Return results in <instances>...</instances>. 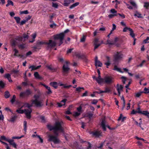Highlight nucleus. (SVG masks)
<instances>
[{
  "label": "nucleus",
  "instance_id": "1",
  "mask_svg": "<svg viewBox=\"0 0 149 149\" xmlns=\"http://www.w3.org/2000/svg\"><path fill=\"white\" fill-rule=\"evenodd\" d=\"M40 95H35L34 96V100H31L32 103L31 104L27 103L26 104V106L29 108L28 109H25L24 110H21L20 109H17L16 111L18 113L22 114L24 113L25 114L26 117L28 119H30L31 118V113L32 111L30 107L33 106V104H34L35 106L37 107H40L43 105L42 101L39 100Z\"/></svg>",
  "mask_w": 149,
  "mask_h": 149
},
{
  "label": "nucleus",
  "instance_id": "2",
  "mask_svg": "<svg viewBox=\"0 0 149 149\" xmlns=\"http://www.w3.org/2000/svg\"><path fill=\"white\" fill-rule=\"evenodd\" d=\"M47 127L50 131L53 130L56 136L58 135V132L64 133L63 123L62 121H56L54 126L48 124L47 125Z\"/></svg>",
  "mask_w": 149,
  "mask_h": 149
},
{
  "label": "nucleus",
  "instance_id": "3",
  "mask_svg": "<svg viewBox=\"0 0 149 149\" xmlns=\"http://www.w3.org/2000/svg\"><path fill=\"white\" fill-rule=\"evenodd\" d=\"M123 57V54L121 52H117L113 56V61L116 63H118L122 60Z\"/></svg>",
  "mask_w": 149,
  "mask_h": 149
},
{
  "label": "nucleus",
  "instance_id": "4",
  "mask_svg": "<svg viewBox=\"0 0 149 149\" xmlns=\"http://www.w3.org/2000/svg\"><path fill=\"white\" fill-rule=\"evenodd\" d=\"M64 34L63 33H61L59 34H57L53 36L54 39L56 40H59L60 43L59 45H60L62 44L63 42V40L64 37Z\"/></svg>",
  "mask_w": 149,
  "mask_h": 149
},
{
  "label": "nucleus",
  "instance_id": "5",
  "mask_svg": "<svg viewBox=\"0 0 149 149\" xmlns=\"http://www.w3.org/2000/svg\"><path fill=\"white\" fill-rule=\"evenodd\" d=\"M48 141H52L55 144H58L60 143L59 140L56 136L52 134H49L48 135Z\"/></svg>",
  "mask_w": 149,
  "mask_h": 149
},
{
  "label": "nucleus",
  "instance_id": "6",
  "mask_svg": "<svg viewBox=\"0 0 149 149\" xmlns=\"http://www.w3.org/2000/svg\"><path fill=\"white\" fill-rule=\"evenodd\" d=\"M32 93V92L29 89L26 90L25 91L21 92L19 94L20 97L24 98L28 96Z\"/></svg>",
  "mask_w": 149,
  "mask_h": 149
},
{
  "label": "nucleus",
  "instance_id": "7",
  "mask_svg": "<svg viewBox=\"0 0 149 149\" xmlns=\"http://www.w3.org/2000/svg\"><path fill=\"white\" fill-rule=\"evenodd\" d=\"M103 43V40H99L98 38H95L94 42V44L95 46L94 49H97L101 44Z\"/></svg>",
  "mask_w": 149,
  "mask_h": 149
},
{
  "label": "nucleus",
  "instance_id": "8",
  "mask_svg": "<svg viewBox=\"0 0 149 149\" xmlns=\"http://www.w3.org/2000/svg\"><path fill=\"white\" fill-rule=\"evenodd\" d=\"M29 37V36L26 34H24L23 35V37L19 36H17L15 38V40H17L19 41H23L24 42L25 40V39L28 38Z\"/></svg>",
  "mask_w": 149,
  "mask_h": 149
},
{
  "label": "nucleus",
  "instance_id": "9",
  "mask_svg": "<svg viewBox=\"0 0 149 149\" xmlns=\"http://www.w3.org/2000/svg\"><path fill=\"white\" fill-rule=\"evenodd\" d=\"M46 44L48 45V47L50 48L55 47L56 44V43L55 41H52L50 40L48 42L46 43Z\"/></svg>",
  "mask_w": 149,
  "mask_h": 149
},
{
  "label": "nucleus",
  "instance_id": "10",
  "mask_svg": "<svg viewBox=\"0 0 149 149\" xmlns=\"http://www.w3.org/2000/svg\"><path fill=\"white\" fill-rule=\"evenodd\" d=\"M68 61H66L65 63L63 65V72L65 73H67L70 70V68L68 65Z\"/></svg>",
  "mask_w": 149,
  "mask_h": 149
},
{
  "label": "nucleus",
  "instance_id": "11",
  "mask_svg": "<svg viewBox=\"0 0 149 149\" xmlns=\"http://www.w3.org/2000/svg\"><path fill=\"white\" fill-rule=\"evenodd\" d=\"M113 82V79L112 78L109 76H106L104 78V82L109 84Z\"/></svg>",
  "mask_w": 149,
  "mask_h": 149
},
{
  "label": "nucleus",
  "instance_id": "12",
  "mask_svg": "<svg viewBox=\"0 0 149 149\" xmlns=\"http://www.w3.org/2000/svg\"><path fill=\"white\" fill-rule=\"evenodd\" d=\"M82 107L81 106H80L79 107L77 108V112H74L73 114V116L75 117H77L79 116L81 113Z\"/></svg>",
  "mask_w": 149,
  "mask_h": 149
},
{
  "label": "nucleus",
  "instance_id": "13",
  "mask_svg": "<svg viewBox=\"0 0 149 149\" xmlns=\"http://www.w3.org/2000/svg\"><path fill=\"white\" fill-rule=\"evenodd\" d=\"M95 65L96 67H101L102 66V63L98 60V57L96 56L95 59Z\"/></svg>",
  "mask_w": 149,
  "mask_h": 149
},
{
  "label": "nucleus",
  "instance_id": "14",
  "mask_svg": "<svg viewBox=\"0 0 149 149\" xmlns=\"http://www.w3.org/2000/svg\"><path fill=\"white\" fill-rule=\"evenodd\" d=\"M123 88V86L122 85L117 84L116 86V89L118 92L119 96H120V92L122 91Z\"/></svg>",
  "mask_w": 149,
  "mask_h": 149
},
{
  "label": "nucleus",
  "instance_id": "15",
  "mask_svg": "<svg viewBox=\"0 0 149 149\" xmlns=\"http://www.w3.org/2000/svg\"><path fill=\"white\" fill-rule=\"evenodd\" d=\"M91 134L96 137H99L102 135V132L100 131H96L91 132Z\"/></svg>",
  "mask_w": 149,
  "mask_h": 149
},
{
  "label": "nucleus",
  "instance_id": "16",
  "mask_svg": "<svg viewBox=\"0 0 149 149\" xmlns=\"http://www.w3.org/2000/svg\"><path fill=\"white\" fill-rule=\"evenodd\" d=\"M110 91V89L108 88H106L105 89V90L104 91H102L100 90L99 92L95 91L94 93H109Z\"/></svg>",
  "mask_w": 149,
  "mask_h": 149
},
{
  "label": "nucleus",
  "instance_id": "17",
  "mask_svg": "<svg viewBox=\"0 0 149 149\" xmlns=\"http://www.w3.org/2000/svg\"><path fill=\"white\" fill-rule=\"evenodd\" d=\"M41 84L44 87H45V88L48 91L47 92V93L48 94H49L52 93V91H51V90L50 88L48 86H47L45 85V84Z\"/></svg>",
  "mask_w": 149,
  "mask_h": 149
},
{
  "label": "nucleus",
  "instance_id": "18",
  "mask_svg": "<svg viewBox=\"0 0 149 149\" xmlns=\"http://www.w3.org/2000/svg\"><path fill=\"white\" fill-rule=\"evenodd\" d=\"M66 101L67 100L65 99L62 100L60 103H58L57 104L58 106L59 107H61L63 106L64 105Z\"/></svg>",
  "mask_w": 149,
  "mask_h": 149
},
{
  "label": "nucleus",
  "instance_id": "19",
  "mask_svg": "<svg viewBox=\"0 0 149 149\" xmlns=\"http://www.w3.org/2000/svg\"><path fill=\"white\" fill-rule=\"evenodd\" d=\"M41 67V65H39L37 67H36L34 65H32L29 67V69L31 68V71H32L33 70H36V69H38L40 68Z\"/></svg>",
  "mask_w": 149,
  "mask_h": 149
},
{
  "label": "nucleus",
  "instance_id": "20",
  "mask_svg": "<svg viewBox=\"0 0 149 149\" xmlns=\"http://www.w3.org/2000/svg\"><path fill=\"white\" fill-rule=\"evenodd\" d=\"M105 120H102L101 122V125L103 130L104 131H105L106 130V126L105 125Z\"/></svg>",
  "mask_w": 149,
  "mask_h": 149
},
{
  "label": "nucleus",
  "instance_id": "21",
  "mask_svg": "<svg viewBox=\"0 0 149 149\" xmlns=\"http://www.w3.org/2000/svg\"><path fill=\"white\" fill-rule=\"evenodd\" d=\"M4 77L6 78L7 79L9 82H10L12 81L11 79L10 75V74H5Z\"/></svg>",
  "mask_w": 149,
  "mask_h": 149
},
{
  "label": "nucleus",
  "instance_id": "22",
  "mask_svg": "<svg viewBox=\"0 0 149 149\" xmlns=\"http://www.w3.org/2000/svg\"><path fill=\"white\" fill-rule=\"evenodd\" d=\"M113 70H114L117 71L118 72L123 73V72L121 70V69L120 68H118L117 67L116 65H115L114 67V68L113 69Z\"/></svg>",
  "mask_w": 149,
  "mask_h": 149
},
{
  "label": "nucleus",
  "instance_id": "23",
  "mask_svg": "<svg viewBox=\"0 0 149 149\" xmlns=\"http://www.w3.org/2000/svg\"><path fill=\"white\" fill-rule=\"evenodd\" d=\"M70 3V1L64 0V3L63 4V5L65 6H68Z\"/></svg>",
  "mask_w": 149,
  "mask_h": 149
},
{
  "label": "nucleus",
  "instance_id": "24",
  "mask_svg": "<svg viewBox=\"0 0 149 149\" xmlns=\"http://www.w3.org/2000/svg\"><path fill=\"white\" fill-rule=\"evenodd\" d=\"M134 16H135V17H137L139 18H142V16L141 14L137 12H136V13L134 14Z\"/></svg>",
  "mask_w": 149,
  "mask_h": 149
},
{
  "label": "nucleus",
  "instance_id": "25",
  "mask_svg": "<svg viewBox=\"0 0 149 149\" xmlns=\"http://www.w3.org/2000/svg\"><path fill=\"white\" fill-rule=\"evenodd\" d=\"M140 114L146 116L148 117H149L148 115H149V112L147 111H141Z\"/></svg>",
  "mask_w": 149,
  "mask_h": 149
},
{
  "label": "nucleus",
  "instance_id": "26",
  "mask_svg": "<svg viewBox=\"0 0 149 149\" xmlns=\"http://www.w3.org/2000/svg\"><path fill=\"white\" fill-rule=\"evenodd\" d=\"M50 85L55 88H56L58 87L57 84L56 82H51L50 83Z\"/></svg>",
  "mask_w": 149,
  "mask_h": 149
},
{
  "label": "nucleus",
  "instance_id": "27",
  "mask_svg": "<svg viewBox=\"0 0 149 149\" xmlns=\"http://www.w3.org/2000/svg\"><path fill=\"white\" fill-rule=\"evenodd\" d=\"M96 81L98 84H101L102 83L104 82V78L97 79Z\"/></svg>",
  "mask_w": 149,
  "mask_h": 149
},
{
  "label": "nucleus",
  "instance_id": "28",
  "mask_svg": "<svg viewBox=\"0 0 149 149\" xmlns=\"http://www.w3.org/2000/svg\"><path fill=\"white\" fill-rule=\"evenodd\" d=\"M34 76L37 79H41V77L40 76V75L38 74L37 72H35L34 73Z\"/></svg>",
  "mask_w": 149,
  "mask_h": 149
},
{
  "label": "nucleus",
  "instance_id": "29",
  "mask_svg": "<svg viewBox=\"0 0 149 149\" xmlns=\"http://www.w3.org/2000/svg\"><path fill=\"white\" fill-rule=\"evenodd\" d=\"M13 51L15 53L14 54V55L15 56H20V55L19 54H18L19 51H18L16 49H14L13 50Z\"/></svg>",
  "mask_w": 149,
  "mask_h": 149
},
{
  "label": "nucleus",
  "instance_id": "30",
  "mask_svg": "<svg viewBox=\"0 0 149 149\" xmlns=\"http://www.w3.org/2000/svg\"><path fill=\"white\" fill-rule=\"evenodd\" d=\"M7 4L6 5V7L8 6L9 5H11L12 6L14 5L13 3L10 0H8L7 1Z\"/></svg>",
  "mask_w": 149,
  "mask_h": 149
},
{
  "label": "nucleus",
  "instance_id": "31",
  "mask_svg": "<svg viewBox=\"0 0 149 149\" xmlns=\"http://www.w3.org/2000/svg\"><path fill=\"white\" fill-rule=\"evenodd\" d=\"M10 95L9 92L8 91H6L5 92L4 96L6 98H8L10 97Z\"/></svg>",
  "mask_w": 149,
  "mask_h": 149
},
{
  "label": "nucleus",
  "instance_id": "32",
  "mask_svg": "<svg viewBox=\"0 0 149 149\" xmlns=\"http://www.w3.org/2000/svg\"><path fill=\"white\" fill-rule=\"evenodd\" d=\"M107 42V44L109 45H113L115 43V42L113 40H108Z\"/></svg>",
  "mask_w": 149,
  "mask_h": 149
},
{
  "label": "nucleus",
  "instance_id": "33",
  "mask_svg": "<svg viewBox=\"0 0 149 149\" xmlns=\"http://www.w3.org/2000/svg\"><path fill=\"white\" fill-rule=\"evenodd\" d=\"M110 13L112 14L116 15V16L117 15V12L114 9L112 8L110 10Z\"/></svg>",
  "mask_w": 149,
  "mask_h": 149
},
{
  "label": "nucleus",
  "instance_id": "34",
  "mask_svg": "<svg viewBox=\"0 0 149 149\" xmlns=\"http://www.w3.org/2000/svg\"><path fill=\"white\" fill-rule=\"evenodd\" d=\"M79 4V2H76L74 3L72 5H71L70 7V9H72V8H73L78 6Z\"/></svg>",
  "mask_w": 149,
  "mask_h": 149
},
{
  "label": "nucleus",
  "instance_id": "35",
  "mask_svg": "<svg viewBox=\"0 0 149 149\" xmlns=\"http://www.w3.org/2000/svg\"><path fill=\"white\" fill-rule=\"evenodd\" d=\"M24 130L25 132H26L27 129V122L26 121L24 122Z\"/></svg>",
  "mask_w": 149,
  "mask_h": 149
},
{
  "label": "nucleus",
  "instance_id": "36",
  "mask_svg": "<svg viewBox=\"0 0 149 149\" xmlns=\"http://www.w3.org/2000/svg\"><path fill=\"white\" fill-rule=\"evenodd\" d=\"M81 89L84 90V88L83 87H78L76 88V90L78 93H79L81 91Z\"/></svg>",
  "mask_w": 149,
  "mask_h": 149
},
{
  "label": "nucleus",
  "instance_id": "37",
  "mask_svg": "<svg viewBox=\"0 0 149 149\" xmlns=\"http://www.w3.org/2000/svg\"><path fill=\"white\" fill-rule=\"evenodd\" d=\"M17 116H14L13 117H12L9 120V121L11 122H14L15 120L17 118Z\"/></svg>",
  "mask_w": 149,
  "mask_h": 149
},
{
  "label": "nucleus",
  "instance_id": "38",
  "mask_svg": "<svg viewBox=\"0 0 149 149\" xmlns=\"http://www.w3.org/2000/svg\"><path fill=\"white\" fill-rule=\"evenodd\" d=\"M122 114H121L120 115V116L119 117V118L118 119V120H121L122 121H123L125 120V119L126 118V117H123L122 118Z\"/></svg>",
  "mask_w": 149,
  "mask_h": 149
},
{
  "label": "nucleus",
  "instance_id": "39",
  "mask_svg": "<svg viewBox=\"0 0 149 149\" xmlns=\"http://www.w3.org/2000/svg\"><path fill=\"white\" fill-rule=\"evenodd\" d=\"M121 99L123 101V106L122 108V109L123 110L125 107V99L123 97H121Z\"/></svg>",
  "mask_w": 149,
  "mask_h": 149
},
{
  "label": "nucleus",
  "instance_id": "40",
  "mask_svg": "<svg viewBox=\"0 0 149 149\" xmlns=\"http://www.w3.org/2000/svg\"><path fill=\"white\" fill-rule=\"evenodd\" d=\"M15 19V20L17 23L18 24L19 23L20 20V18L19 17H14Z\"/></svg>",
  "mask_w": 149,
  "mask_h": 149
},
{
  "label": "nucleus",
  "instance_id": "41",
  "mask_svg": "<svg viewBox=\"0 0 149 149\" xmlns=\"http://www.w3.org/2000/svg\"><path fill=\"white\" fill-rule=\"evenodd\" d=\"M5 84L2 81H0V87L1 88H3L4 87Z\"/></svg>",
  "mask_w": 149,
  "mask_h": 149
},
{
  "label": "nucleus",
  "instance_id": "42",
  "mask_svg": "<svg viewBox=\"0 0 149 149\" xmlns=\"http://www.w3.org/2000/svg\"><path fill=\"white\" fill-rule=\"evenodd\" d=\"M130 35L134 38H135V34L134 33L133 31L132 30V29H131V31H130Z\"/></svg>",
  "mask_w": 149,
  "mask_h": 149
},
{
  "label": "nucleus",
  "instance_id": "43",
  "mask_svg": "<svg viewBox=\"0 0 149 149\" xmlns=\"http://www.w3.org/2000/svg\"><path fill=\"white\" fill-rule=\"evenodd\" d=\"M32 36L33 38V40L31 41H29L30 42L32 43L35 41L34 39L36 37V34H33L32 35Z\"/></svg>",
  "mask_w": 149,
  "mask_h": 149
},
{
  "label": "nucleus",
  "instance_id": "44",
  "mask_svg": "<svg viewBox=\"0 0 149 149\" xmlns=\"http://www.w3.org/2000/svg\"><path fill=\"white\" fill-rule=\"evenodd\" d=\"M121 79H122V81L123 82V84H125V82L127 80V78L125 77L122 76L121 77Z\"/></svg>",
  "mask_w": 149,
  "mask_h": 149
},
{
  "label": "nucleus",
  "instance_id": "45",
  "mask_svg": "<svg viewBox=\"0 0 149 149\" xmlns=\"http://www.w3.org/2000/svg\"><path fill=\"white\" fill-rule=\"evenodd\" d=\"M18 47L19 49H24L25 47V45L24 44H22L18 45Z\"/></svg>",
  "mask_w": 149,
  "mask_h": 149
},
{
  "label": "nucleus",
  "instance_id": "46",
  "mask_svg": "<svg viewBox=\"0 0 149 149\" xmlns=\"http://www.w3.org/2000/svg\"><path fill=\"white\" fill-rule=\"evenodd\" d=\"M143 93V92H141L136 93L135 94V96L137 97H139L141 96V94Z\"/></svg>",
  "mask_w": 149,
  "mask_h": 149
},
{
  "label": "nucleus",
  "instance_id": "47",
  "mask_svg": "<svg viewBox=\"0 0 149 149\" xmlns=\"http://www.w3.org/2000/svg\"><path fill=\"white\" fill-rule=\"evenodd\" d=\"M144 7L147 9H149V3L146 2L144 3Z\"/></svg>",
  "mask_w": 149,
  "mask_h": 149
},
{
  "label": "nucleus",
  "instance_id": "48",
  "mask_svg": "<svg viewBox=\"0 0 149 149\" xmlns=\"http://www.w3.org/2000/svg\"><path fill=\"white\" fill-rule=\"evenodd\" d=\"M127 30L131 31V29L127 27H125L124 28L123 30V32H126Z\"/></svg>",
  "mask_w": 149,
  "mask_h": 149
},
{
  "label": "nucleus",
  "instance_id": "49",
  "mask_svg": "<svg viewBox=\"0 0 149 149\" xmlns=\"http://www.w3.org/2000/svg\"><path fill=\"white\" fill-rule=\"evenodd\" d=\"M16 96L15 95L13 96L12 98L11 99L10 101L12 103H13L15 101Z\"/></svg>",
  "mask_w": 149,
  "mask_h": 149
},
{
  "label": "nucleus",
  "instance_id": "50",
  "mask_svg": "<svg viewBox=\"0 0 149 149\" xmlns=\"http://www.w3.org/2000/svg\"><path fill=\"white\" fill-rule=\"evenodd\" d=\"M86 39V36H83V37L80 39V42H84L85 41Z\"/></svg>",
  "mask_w": 149,
  "mask_h": 149
},
{
  "label": "nucleus",
  "instance_id": "51",
  "mask_svg": "<svg viewBox=\"0 0 149 149\" xmlns=\"http://www.w3.org/2000/svg\"><path fill=\"white\" fill-rule=\"evenodd\" d=\"M144 43H148L149 42V37H148L145 40H143Z\"/></svg>",
  "mask_w": 149,
  "mask_h": 149
},
{
  "label": "nucleus",
  "instance_id": "52",
  "mask_svg": "<svg viewBox=\"0 0 149 149\" xmlns=\"http://www.w3.org/2000/svg\"><path fill=\"white\" fill-rule=\"evenodd\" d=\"M58 5L57 3H53L52 6L53 7L55 8H58Z\"/></svg>",
  "mask_w": 149,
  "mask_h": 149
},
{
  "label": "nucleus",
  "instance_id": "53",
  "mask_svg": "<svg viewBox=\"0 0 149 149\" xmlns=\"http://www.w3.org/2000/svg\"><path fill=\"white\" fill-rule=\"evenodd\" d=\"M7 141L9 142L10 145L14 143V140L12 139H8Z\"/></svg>",
  "mask_w": 149,
  "mask_h": 149
},
{
  "label": "nucleus",
  "instance_id": "54",
  "mask_svg": "<svg viewBox=\"0 0 149 149\" xmlns=\"http://www.w3.org/2000/svg\"><path fill=\"white\" fill-rule=\"evenodd\" d=\"M98 101L97 100H92L91 104H96L97 103Z\"/></svg>",
  "mask_w": 149,
  "mask_h": 149
},
{
  "label": "nucleus",
  "instance_id": "55",
  "mask_svg": "<svg viewBox=\"0 0 149 149\" xmlns=\"http://www.w3.org/2000/svg\"><path fill=\"white\" fill-rule=\"evenodd\" d=\"M24 136L23 135H22L21 136H13L12 137V139H20L22 138Z\"/></svg>",
  "mask_w": 149,
  "mask_h": 149
},
{
  "label": "nucleus",
  "instance_id": "56",
  "mask_svg": "<svg viewBox=\"0 0 149 149\" xmlns=\"http://www.w3.org/2000/svg\"><path fill=\"white\" fill-rule=\"evenodd\" d=\"M116 26L115 24H113V27L112 28V29L111 31V32L112 33L113 31L115 30L116 29Z\"/></svg>",
  "mask_w": 149,
  "mask_h": 149
},
{
  "label": "nucleus",
  "instance_id": "57",
  "mask_svg": "<svg viewBox=\"0 0 149 149\" xmlns=\"http://www.w3.org/2000/svg\"><path fill=\"white\" fill-rule=\"evenodd\" d=\"M21 14H28L29 13V12L27 10H25L24 11H21L20 13Z\"/></svg>",
  "mask_w": 149,
  "mask_h": 149
},
{
  "label": "nucleus",
  "instance_id": "58",
  "mask_svg": "<svg viewBox=\"0 0 149 149\" xmlns=\"http://www.w3.org/2000/svg\"><path fill=\"white\" fill-rule=\"evenodd\" d=\"M116 16V15L111 14L109 15L108 17L109 18H112Z\"/></svg>",
  "mask_w": 149,
  "mask_h": 149
},
{
  "label": "nucleus",
  "instance_id": "59",
  "mask_svg": "<svg viewBox=\"0 0 149 149\" xmlns=\"http://www.w3.org/2000/svg\"><path fill=\"white\" fill-rule=\"evenodd\" d=\"M12 45L15 46L16 44V41L14 40H13L11 41Z\"/></svg>",
  "mask_w": 149,
  "mask_h": 149
},
{
  "label": "nucleus",
  "instance_id": "60",
  "mask_svg": "<svg viewBox=\"0 0 149 149\" xmlns=\"http://www.w3.org/2000/svg\"><path fill=\"white\" fill-rule=\"evenodd\" d=\"M146 62V61L145 60L143 61L142 63L140 64L139 65H138L137 66V67H141L143 66L144 63Z\"/></svg>",
  "mask_w": 149,
  "mask_h": 149
},
{
  "label": "nucleus",
  "instance_id": "61",
  "mask_svg": "<svg viewBox=\"0 0 149 149\" xmlns=\"http://www.w3.org/2000/svg\"><path fill=\"white\" fill-rule=\"evenodd\" d=\"M100 31L99 30H96L93 33V35L94 36H96L97 33H99Z\"/></svg>",
  "mask_w": 149,
  "mask_h": 149
},
{
  "label": "nucleus",
  "instance_id": "62",
  "mask_svg": "<svg viewBox=\"0 0 149 149\" xmlns=\"http://www.w3.org/2000/svg\"><path fill=\"white\" fill-rule=\"evenodd\" d=\"M40 118L42 122L44 123L45 122V118L44 116H41L40 117Z\"/></svg>",
  "mask_w": 149,
  "mask_h": 149
},
{
  "label": "nucleus",
  "instance_id": "63",
  "mask_svg": "<svg viewBox=\"0 0 149 149\" xmlns=\"http://www.w3.org/2000/svg\"><path fill=\"white\" fill-rule=\"evenodd\" d=\"M106 58L107 61V62H110V57L108 56H106Z\"/></svg>",
  "mask_w": 149,
  "mask_h": 149
},
{
  "label": "nucleus",
  "instance_id": "64",
  "mask_svg": "<svg viewBox=\"0 0 149 149\" xmlns=\"http://www.w3.org/2000/svg\"><path fill=\"white\" fill-rule=\"evenodd\" d=\"M144 91H145L144 93H149V89H148L146 88H145L144 89Z\"/></svg>",
  "mask_w": 149,
  "mask_h": 149
}]
</instances>
